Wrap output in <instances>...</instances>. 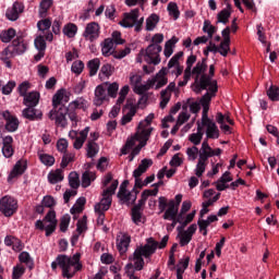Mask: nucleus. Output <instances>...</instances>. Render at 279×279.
Listing matches in <instances>:
<instances>
[{
  "instance_id": "4",
  "label": "nucleus",
  "mask_w": 279,
  "mask_h": 279,
  "mask_svg": "<svg viewBox=\"0 0 279 279\" xmlns=\"http://www.w3.org/2000/svg\"><path fill=\"white\" fill-rule=\"evenodd\" d=\"M213 77H215V64L209 65V74L205 73L201 76L198 84H196V93L209 90V93L215 95L219 90V87L217 86V81L213 80Z\"/></svg>"
},
{
  "instance_id": "31",
  "label": "nucleus",
  "mask_w": 279,
  "mask_h": 279,
  "mask_svg": "<svg viewBox=\"0 0 279 279\" xmlns=\"http://www.w3.org/2000/svg\"><path fill=\"white\" fill-rule=\"evenodd\" d=\"M132 242V238L129 234H123L120 242L118 243V250L121 254H125L128 252V247H130V243Z\"/></svg>"
},
{
  "instance_id": "30",
  "label": "nucleus",
  "mask_w": 279,
  "mask_h": 279,
  "mask_svg": "<svg viewBox=\"0 0 279 279\" xmlns=\"http://www.w3.org/2000/svg\"><path fill=\"white\" fill-rule=\"evenodd\" d=\"M204 128L202 124L197 123V133H193L190 135L189 141L193 143V145H199L202 143V138H204Z\"/></svg>"
},
{
  "instance_id": "12",
  "label": "nucleus",
  "mask_w": 279,
  "mask_h": 279,
  "mask_svg": "<svg viewBox=\"0 0 279 279\" xmlns=\"http://www.w3.org/2000/svg\"><path fill=\"white\" fill-rule=\"evenodd\" d=\"M8 47L11 48L13 56H23V53L27 51V44H25L23 36H19L12 41V45Z\"/></svg>"
},
{
  "instance_id": "62",
  "label": "nucleus",
  "mask_w": 279,
  "mask_h": 279,
  "mask_svg": "<svg viewBox=\"0 0 279 279\" xmlns=\"http://www.w3.org/2000/svg\"><path fill=\"white\" fill-rule=\"evenodd\" d=\"M10 58H14V53L12 52V48L7 47L1 53L0 60L8 62Z\"/></svg>"
},
{
  "instance_id": "64",
  "label": "nucleus",
  "mask_w": 279,
  "mask_h": 279,
  "mask_svg": "<svg viewBox=\"0 0 279 279\" xmlns=\"http://www.w3.org/2000/svg\"><path fill=\"white\" fill-rule=\"evenodd\" d=\"M25 274V268L17 266L13 268L12 279H20Z\"/></svg>"
},
{
  "instance_id": "45",
  "label": "nucleus",
  "mask_w": 279,
  "mask_h": 279,
  "mask_svg": "<svg viewBox=\"0 0 279 279\" xmlns=\"http://www.w3.org/2000/svg\"><path fill=\"white\" fill-rule=\"evenodd\" d=\"M267 96L270 101H279V87L271 85L267 90Z\"/></svg>"
},
{
  "instance_id": "32",
  "label": "nucleus",
  "mask_w": 279,
  "mask_h": 279,
  "mask_svg": "<svg viewBox=\"0 0 279 279\" xmlns=\"http://www.w3.org/2000/svg\"><path fill=\"white\" fill-rule=\"evenodd\" d=\"M159 21L160 16H158L156 13H153L148 19H146V32H154Z\"/></svg>"
},
{
  "instance_id": "26",
  "label": "nucleus",
  "mask_w": 279,
  "mask_h": 279,
  "mask_svg": "<svg viewBox=\"0 0 279 279\" xmlns=\"http://www.w3.org/2000/svg\"><path fill=\"white\" fill-rule=\"evenodd\" d=\"M140 131H137L135 133V137L137 140L138 143H145V145H147V142L149 141V136H151V132H154V128H149V129H138Z\"/></svg>"
},
{
  "instance_id": "54",
  "label": "nucleus",
  "mask_w": 279,
  "mask_h": 279,
  "mask_svg": "<svg viewBox=\"0 0 279 279\" xmlns=\"http://www.w3.org/2000/svg\"><path fill=\"white\" fill-rule=\"evenodd\" d=\"M197 62V56L195 54H191L190 57H187V60H186V68L184 70L185 73H192V70H193V65Z\"/></svg>"
},
{
  "instance_id": "52",
  "label": "nucleus",
  "mask_w": 279,
  "mask_h": 279,
  "mask_svg": "<svg viewBox=\"0 0 279 279\" xmlns=\"http://www.w3.org/2000/svg\"><path fill=\"white\" fill-rule=\"evenodd\" d=\"M32 88V84L27 81H24L21 83L17 87V93L20 97H25L27 95V90Z\"/></svg>"
},
{
  "instance_id": "60",
  "label": "nucleus",
  "mask_w": 279,
  "mask_h": 279,
  "mask_svg": "<svg viewBox=\"0 0 279 279\" xmlns=\"http://www.w3.org/2000/svg\"><path fill=\"white\" fill-rule=\"evenodd\" d=\"M118 186H119V181H117V180L113 181V182L111 183L110 187H108V189H106V190L102 191V195H105V196H106V195H109V196L114 195V193H116Z\"/></svg>"
},
{
  "instance_id": "2",
  "label": "nucleus",
  "mask_w": 279,
  "mask_h": 279,
  "mask_svg": "<svg viewBox=\"0 0 279 279\" xmlns=\"http://www.w3.org/2000/svg\"><path fill=\"white\" fill-rule=\"evenodd\" d=\"M158 250V242L154 240V238H148L146 240V244L140 245L135 248L133 253V260L134 264L129 263L125 266V270L135 269V271H143V267H145V259L144 258H151L156 251ZM144 257V258H143Z\"/></svg>"
},
{
  "instance_id": "18",
  "label": "nucleus",
  "mask_w": 279,
  "mask_h": 279,
  "mask_svg": "<svg viewBox=\"0 0 279 279\" xmlns=\"http://www.w3.org/2000/svg\"><path fill=\"white\" fill-rule=\"evenodd\" d=\"M222 37L225 38L220 44V56L226 58L230 51V26H227L222 32Z\"/></svg>"
},
{
  "instance_id": "42",
  "label": "nucleus",
  "mask_w": 279,
  "mask_h": 279,
  "mask_svg": "<svg viewBox=\"0 0 279 279\" xmlns=\"http://www.w3.org/2000/svg\"><path fill=\"white\" fill-rule=\"evenodd\" d=\"M169 15L173 17L174 21L180 19V9L178 8V3L169 2L167 8Z\"/></svg>"
},
{
  "instance_id": "41",
  "label": "nucleus",
  "mask_w": 279,
  "mask_h": 279,
  "mask_svg": "<svg viewBox=\"0 0 279 279\" xmlns=\"http://www.w3.org/2000/svg\"><path fill=\"white\" fill-rule=\"evenodd\" d=\"M136 141H138L136 138V135L129 137L126 140V143L124 144V146L121 148V154L123 156H128V153L130 151V149H132V147H134V145H136Z\"/></svg>"
},
{
  "instance_id": "21",
  "label": "nucleus",
  "mask_w": 279,
  "mask_h": 279,
  "mask_svg": "<svg viewBox=\"0 0 279 279\" xmlns=\"http://www.w3.org/2000/svg\"><path fill=\"white\" fill-rule=\"evenodd\" d=\"M27 171V161H21L19 160L15 166L13 167V170L9 174V180H14V178H19V175H23Z\"/></svg>"
},
{
  "instance_id": "48",
  "label": "nucleus",
  "mask_w": 279,
  "mask_h": 279,
  "mask_svg": "<svg viewBox=\"0 0 279 279\" xmlns=\"http://www.w3.org/2000/svg\"><path fill=\"white\" fill-rule=\"evenodd\" d=\"M69 184L71 189H80V174L77 172H71L69 174Z\"/></svg>"
},
{
  "instance_id": "38",
  "label": "nucleus",
  "mask_w": 279,
  "mask_h": 279,
  "mask_svg": "<svg viewBox=\"0 0 279 279\" xmlns=\"http://www.w3.org/2000/svg\"><path fill=\"white\" fill-rule=\"evenodd\" d=\"M131 218L135 226H141V221L143 219V209H138V207H133L131 209Z\"/></svg>"
},
{
  "instance_id": "35",
  "label": "nucleus",
  "mask_w": 279,
  "mask_h": 279,
  "mask_svg": "<svg viewBox=\"0 0 279 279\" xmlns=\"http://www.w3.org/2000/svg\"><path fill=\"white\" fill-rule=\"evenodd\" d=\"M113 47H114V41L112 39L110 38L105 39L101 48L102 56H105L106 58H108V56H112Z\"/></svg>"
},
{
  "instance_id": "6",
  "label": "nucleus",
  "mask_w": 279,
  "mask_h": 279,
  "mask_svg": "<svg viewBox=\"0 0 279 279\" xmlns=\"http://www.w3.org/2000/svg\"><path fill=\"white\" fill-rule=\"evenodd\" d=\"M0 121H5L4 130L10 133L16 132L19 130V125H21L19 118L11 114L8 110L0 111Z\"/></svg>"
},
{
  "instance_id": "3",
  "label": "nucleus",
  "mask_w": 279,
  "mask_h": 279,
  "mask_svg": "<svg viewBox=\"0 0 279 279\" xmlns=\"http://www.w3.org/2000/svg\"><path fill=\"white\" fill-rule=\"evenodd\" d=\"M80 258H82V254L80 253L74 254L72 257H69V255H58L56 260L51 263V269L56 271L59 266L62 269V276L71 279L77 271H82Z\"/></svg>"
},
{
  "instance_id": "44",
  "label": "nucleus",
  "mask_w": 279,
  "mask_h": 279,
  "mask_svg": "<svg viewBox=\"0 0 279 279\" xmlns=\"http://www.w3.org/2000/svg\"><path fill=\"white\" fill-rule=\"evenodd\" d=\"M203 32L204 34L208 35V38H213V35L217 33V27L213 26L209 20L204 21V26H203Z\"/></svg>"
},
{
  "instance_id": "16",
  "label": "nucleus",
  "mask_w": 279,
  "mask_h": 279,
  "mask_svg": "<svg viewBox=\"0 0 279 279\" xmlns=\"http://www.w3.org/2000/svg\"><path fill=\"white\" fill-rule=\"evenodd\" d=\"M14 138L12 135H7L2 138V154L4 158H12L14 156Z\"/></svg>"
},
{
  "instance_id": "50",
  "label": "nucleus",
  "mask_w": 279,
  "mask_h": 279,
  "mask_svg": "<svg viewBox=\"0 0 279 279\" xmlns=\"http://www.w3.org/2000/svg\"><path fill=\"white\" fill-rule=\"evenodd\" d=\"M112 73H114V66H112V64L107 63L101 66L99 77H101V75H104L105 77H110Z\"/></svg>"
},
{
  "instance_id": "39",
  "label": "nucleus",
  "mask_w": 279,
  "mask_h": 279,
  "mask_svg": "<svg viewBox=\"0 0 279 279\" xmlns=\"http://www.w3.org/2000/svg\"><path fill=\"white\" fill-rule=\"evenodd\" d=\"M95 173L85 171L82 175V186L83 189H88L92 182H95Z\"/></svg>"
},
{
  "instance_id": "19",
  "label": "nucleus",
  "mask_w": 279,
  "mask_h": 279,
  "mask_svg": "<svg viewBox=\"0 0 279 279\" xmlns=\"http://www.w3.org/2000/svg\"><path fill=\"white\" fill-rule=\"evenodd\" d=\"M23 10H25L23 3L14 2L13 7L7 10V19H9V21H17L20 14H23Z\"/></svg>"
},
{
  "instance_id": "7",
  "label": "nucleus",
  "mask_w": 279,
  "mask_h": 279,
  "mask_svg": "<svg viewBox=\"0 0 279 279\" xmlns=\"http://www.w3.org/2000/svg\"><path fill=\"white\" fill-rule=\"evenodd\" d=\"M100 29L101 28L97 22L88 23L85 27L83 36L86 38V40H89V43H95V40L99 38V34H101Z\"/></svg>"
},
{
  "instance_id": "43",
  "label": "nucleus",
  "mask_w": 279,
  "mask_h": 279,
  "mask_svg": "<svg viewBox=\"0 0 279 279\" xmlns=\"http://www.w3.org/2000/svg\"><path fill=\"white\" fill-rule=\"evenodd\" d=\"M14 36H16V31L14 28H9L8 31L0 33V39L2 43H10Z\"/></svg>"
},
{
  "instance_id": "55",
  "label": "nucleus",
  "mask_w": 279,
  "mask_h": 279,
  "mask_svg": "<svg viewBox=\"0 0 279 279\" xmlns=\"http://www.w3.org/2000/svg\"><path fill=\"white\" fill-rule=\"evenodd\" d=\"M70 223H71V216L69 214L62 216L61 222H60V230L62 232H66V230H69Z\"/></svg>"
},
{
  "instance_id": "40",
  "label": "nucleus",
  "mask_w": 279,
  "mask_h": 279,
  "mask_svg": "<svg viewBox=\"0 0 279 279\" xmlns=\"http://www.w3.org/2000/svg\"><path fill=\"white\" fill-rule=\"evenodd\" d=\"M63 34L68 38H75V34H77V25L73 23H69L63 27Z\"/></svg>"
},
{
  "instance_id": "34",
  "label": "nucleus",
  "mask_w": 279,
  "mask_h": 279,
  "mask_svg": "<svg viewBox=\"0 0 279 279\" xmlns=\"http://www.w3.org/2000/svg\"><path fill=\"white\" fill-rule=\"evenodd\" d=\"M84 206H86V197H80L76 199L75 205L70 209L72 215H80L84 210Z\"/></svg>"
},
{
  "instance_id": "37",
  "label": "nucleus",
  "mask_w": 279,
  "mask_h": 279,
  "mask_svg": "<svg viewBox=\"0 0 279 279\" xmlns=\"http://www.w3.org/2000/svg\"><path fill=\"white\" fill-rule=\"evenodd\" d=\"M230 16H232V11H229L228 9H223L217 15V23H222L223 25H228V22L230 21Z\"/></svg>"
},
{
  "instance_id": "1",
  "label": "nucleus",
  "mask_w": 279,
  "mask_h": 279,
  "mask_svg": "<svg viewBox=\"0 0 279 279\" xmlns=\"http://www.w3.org/2000/svg\"><path fill=\"white\" fill-rule=\"evenodd\" d=\"M62 101H69V97H64V92L58 90L52 97V110L48 113L50 121H56V125L66 128V114L69 119L77 123V112L75 110H83L86 108V100L83 98L76 99L69 104V107L62 105ZM61 106L59 109L58 107Z\"/></svg>"
},
{
  "instance_id": "47",
  "label": "nucleus",
  "mask_w": 279,
  "mask_h": 279,
  "mask_svg": "<svg viewBox=\"0 0 279 279\" xmlns=\"http://www.w3.org/2000/svg\"><path fill=\"white\" fill-rule=\"evenodd\" d=\"M132 49L130 47H125L123 50H112L111 56L116 58V60H123L125 56H130Z\"/></svg>"
},
{
  "instance_id": "27",
  "label": "nucleus",
  "mask_w": 279,
  "mask_h": 279,
  "mask_svg": "<svg viewBox=\"0 0 279 279\" xmlns=\"http://www.w3.org/2000/svg\"><path fill=\"white\" fill-rule=\"evenodd\" d=\"M110 206H112V196L102 195V199L95 205L94 210H102V213H106V210H110Z\"/></svg>"
},
{
  "instance_id": "56",
  "label": "nucleus",
  "mask_w": 279,
  "mask_h": 279,
  "mask_svg": "<svg viewBox=\"0 0 279 279\" xmlns=\"http://www.w3.org/2000/svg\"><path fill=\"white\" fill-rule=\"evenodd\" d=\"M155 116L154 113H149L144 121H141L138 123L137 130H143V128H148V125H151V122L154 121Z\"/></svg>"
},
{
  "instance_id": "57",
  "label": "nucleus",
  "mask_w": 279,
  "mask_h": 279,
  "mask_svg": "<svg viewBox=\"0 0 279 279\" xmlns=\"http://www.w3.org/2000/svg\"><path fill=\"white\" fill-rule=\"evenodd\" d=\"M41 221L44 223H58V220L56 219V210H49Z\"/></svg>"
},
{
  "instance_id": "61",
  "label": "nucleus",
  "mask_w": 279,
  "mask_h": 279,
  "mask_svg": "<svg viewBox=\"0 0 279 279\" xmlns=\"http://www.w3.org/2000/svg\"><path fill=\"white\" fill-rule=\"evenodd\" d=\"M191 241H193V236L190 235L189 233H185V231H183L181 233V238H180L181 247H184L185 245H189L191 243Z\"/></svg>"
},
{
  "instance_id": "24",
  "label": "nucleus",
  "mask_w": 279,
  "mask_h": 279,
  "mask_svg": "<svg viewBox=\"0 0 279 279\" xmlns=\"http://www.w3.org/2000/svg\"><path fill=\"white\" fill-rule=\"evenodd\" d=\"M129 185H130L129 180H124L120 185V189H119V192H118V197L122 202H130V199L132 198V192L128 193V186Z\"/></svg>"
},
{
  "instance_id": "8",
  "label": "nucleus",
  "mask_w": 279,
  "mask_h": 279,
  "mask_svg": "<svg viewBox=\"0 0 279 279\" xmlns=\"http://www.w3.org/2000/svg\"><path fill=\"white\" fill-rule=\"evenodd\" d=\"M160 51H162V46L150 44L145 50V56H147L151 64H160Z\"/></svg>"
},
{
  "instance_id": "58",
  "label": "nucleus",
  "mask_w": 279,
  "mask_h": 279,
  "mask_svg": "<svg viewBox=\"0 0 279 279\" xmlns=\"http://www.w3.org/2000/svg\"><path fill=\"white\" fill-rule=\"evenodd\" d=\"M41 204L45 208H53V206H56V198L51 195H47L43 198Z\"/></svg>"
},
{
  "instance_id": "33",
  "label": "nucleus",
  "mask_w": 279,
  "mask_h": 279,
  "mask_svg": "<svg viewBox=\"0 0 279 279\" xmlns=\"http://www.w3.org/2000/svg\"><path fill=\"white\" fill-rule=\"evenodd\" d=\"M100 64H101V61L97 58L88 61L87 69L89 70L90 77H95V75H97V71H99Z\"/></svg>"
},
{
  "instance_id": "14",
  "label": "nucleus",
  "mask_w": 279,
  "mask_h": 279,
  "mask_svg": "<svg viewBox=\"0 0 279 279\" xmlns=\"http://www.w3.org/2000/svg\"><path fill=\"white\" fill-rule=\"evenodd\" d=\"M138 9H133L130 13H124L123 20L119 23L121 27H134L138 21Z\"/></svg>"
},
{
  "instance_id": "9",
  "label": "nucleus",
  "mask_w": 279,
  "mask_h": 279,
  "mask_svg": "<svg viewBox=\"0 0 279 279\" xmlns=\"http://www.w3.org/2000/svg\"><path fill=\"white\" fill-rule=\"evenodd\" d=\"M88 132H90V128L86 126L84 130L80 132V136H77V132H70V137L75 138L73 143L74 149H82L84 147V143H86V138H88Z\"/></svg>"
},
{
  "instance_id": "29",
  "label": "nucleus",
  "mask_w": 279,
  "mask_h": 279,
  "mask_svg": "<svg viewBox=\"0 0 279 279\" xmlns=\"http://www.w3.org/2000/svg\"><path fill=\"white\" fill-rule=\"evenodd\" d=\"M53 5V1L51 0H43L39 4V19H47L49 14V10Z\"/></svg>"
},
{
  "instance_id": "13",
  "label": "nucleus",
  "mask_w": 279,
  "mask_h": 279,
  "mask_svg": "<svg viewBox=\"0 0 279 279\" xmlns=\"http://www.w3.org/2000/svg\"><path fill=\"white\" fill-rule=\"evenodd\" d=\"M138 9H133L130 13H124L123 20L119 23L121 27H134L138 21Z\"/></svg>"
},
{
  "instance_id": "51",
  "label": "nucleus",
  "mask_w": 279,
  "mask_h": 279,
  "mask_svg": "<svg viewBox=\"0 0 279 279\" xmlns=\"http://www.w3.org/2000/svg\"><path fill=\"white\" fill-rule=\"evenodd\" d=\"M45 35H39L36 39H35V47L37 50L39 51H46L47 49V41H45Z\"/></svg>"
},
{
  "instance_id": "23",
  "label": "nucleus",
  "mask_w": 279,
  "mask_h": 279,
  "mask_svg": "<svg viewBox=\"0 0 279 279\" xmlns=\"http://www.w3.org/2000/svg\"><path fill=\"white\" fill-rule=\"evenodd\" d=\"M206 71H208V64L196 63V65L192 69L191 75H195V84H199V80L202 75H206Z\"/></svg>"
},
{
  "instance_id": "15",
  "label": "nucleus",
  "mask_w": 279,
  "mask_h": 279,
  "mask_svg": "<svg viewBox=\"0 0 279 279\" xmlns=\"http://www.w3.org/2000/svg\"><path fill=\"white\" fill-rule=\"evenodd\" d=\"M201 128H206L207 138H219V126H217V123H215V121L207 120L205 122H202Z\"/></svg>"
},
{
  "instance_id": "11",
  "label": "nucleus",
  "mask_w": 279,
  "mask_h": 279,
  "mask_svg": "<svg viewBox=\"0 0 279 279\" xmlns=\"http://www.w3.org/2000/svg\"><path fill=\"white\" fill-rule=\"evenodd\" d=\"M123 110H129L126 114H124L121 119V125H128V123H132V119L136 116L138 111V107L134 105V102L128 100Z\"/></svg>"
},
{
  "instance_id": "59",
  "label": "nucleus",
  "mask_w": 279,
  "mask_h": 279,
  "mask_svg": "<svg viewBox=\"0 0 279 279\" xmlns=\"http://www.w3.org/2000/svg\"><path fill=\"white\" fill-rule=\"evenodd\" d=\"M206 167H208V163H204L202 161H197L196 169H195V175L197 178H202L206 171Z\"/></svg>"
},
{
  "instance_id": "53",
  "label": "nucleus",
  "mask_w": 279,
  "mask_h": 279,
  "mask_svg": "<svg viewBox=\"0 0 279 279\" xmlns=\"http://www.w3.org/2000/svg\"><path fill=\"white\" fill-rule=\"evenodd\" d=\"M14 88H16V82L9 81L8 84L3 85L1 88L2 95H12Z\"/></svg>"
},
{
  "instance_id": "25",
  "label": "nucleus",
  "mask_w": 279,
  "mask_h": 279,
  "mask_svg": "<svg viewBox=\"0 0 279 279\" xmlns=\"http://www.w3.org/2000/svg\"><path fill=\"white\" fill-rule=\"evenodd\" d=\"M37 156L41 165H45V167H53L56 165V157L52 155L38 150Z\"/></svg>"
},
{
  "instance_id": "36",
  "label": "nucleus",
  "mask_w": 279,
  "mask_h": 279,
  "mask_svg": "<svg viewBox=\"0 0 279 279\" xmlns=\"http://www.w3.org/2000/svg\"><path fill=\"white\" fill-rule=\"evenodd\" d=\"M99 154V144L94 141L87 142V158H95Z\"/></svg>"
},
{
  "instance_id": "28",
  "label": "nucleus",
  "mask_w": 279,
  "mask_h": 279,
  "mask_svg": "<svg viewBox=\"0 0 279 279\" xmlns=\"http://www.w3.org/2000/svg\"><path fill=\"white\" fill-rule=\"evenodd\" d=\"M62 180H64V171H62V169H57L48 173V182L50 184H58V182H62Z\"/></svg>"
},
{
  "instance_id": "49",
  "label": "nucleus",
  "mask_w": 279,
  "mask_h": 279,
  "mask_svg": "<svg viewBox=\"0 0 279 279\" xmlns=\"http://www.w3.org/2000/svg\"><path fill=\"white\" fill-rule=\"evenodd\" d=\"M72 73H75V75H82V72L84 71V61L77 60L72 63L71 66Z\"/></svg>"
},
{
  "instance_id": "46",
  "label": "nucleus",
  "mask_w": 279,
  "mask_h": 279,
  "mask_svg": "<svg viewBox=\"0 0 279 279\" xmlns=\"http://www.w3.org/2000/svg\"><path fill=\"white\" fill-rule=\"evenodd\" d=\"M19 258L20 263H24L29 269H34V260H32V256L27 252H22Z\"/></svg>"
},
{
  "instance_id": "20",
  "label": "nucleus",
  "mask_w": 279,
  "mask_h": 279,
  "mask_svg": "<svg viewBox=\"0 0 279 279\" xmlns=\"http://www.w3.org/2000/svg\"><path fill=\"white\" fill-rule=\"evenodd\" d=\"M35 228L37 230H45L46 231V236H51L56 232V228H58L57 222H49V225L45 223L43 220H37L35 222Z\"/></svg>"
},
{
  "instance_id": "5",
  "label": "nucleus",
  "mask_w": 279,
  "mask_h": 279,
  "mask_svg": "<svg viewBox=\"0 0 279 279\" xmlns=\"http://www.w3.org/2000/svg\"><path fill=\"white\" fill-rule=\"evenodd\" d=\"M16 210H19V201L14 197L7 195L0 199V213L4 217H13L16 215Z\"/></svg>"
},
{
  "instance_id": "17",
  "label": "nucleus",
  "mask_w": 279,
  "mask_h": 279,
  "mask_svg": "<svg viewBox=\"0 0 279 279\" xmlns=\"http://www.w3.org/2000/svg\"><path fill=\"white\" fill-rule=\"evenodd\" d=\"M22 116L28 121H43V111L34 107H27L23 109Z\"/></svg>"
},
{
  "instance_id": "10",
  "label": "nucleus",
  "mask_w": 279,
  "mask_h": 279,
  "mask_svg": "<svg viewBox=\"0 0 279 279\" xmlns=\"http://www.w3.org/2000/svg\"><path fill=\"white\" fill-rule=\"evenodd\" d=\"M37 29H39V32H41L46 38V40H48V43H52L53 41V33L49 32V29H51V19L49 17H43V20L37 22Z\"/></svg>"
},
{
  "instance_id": "63",
  "label": "nucleus",
  "mask_w": 279,
  "mask_h": 279,
  "mask_svg": "<svg viewBox=\"0 0 279 279\" xmlns=\"http://www.w3.org/2000/svg\"><path fill=\"white\" fill-rule=\"evenodd\" d=\"M109 97H112L113 99L117 97V93H119V84L118 83H111L107 89Z\"/></svg>"
},
{
  "instance_id": "22",
  "label": "nucleus",
  "mask_w": 279,
  "mask_h": 279,
  "mask_svg": "<svg viewBox=\"0 0 279 279\" xmlns=\"http://www.w3.org/2000/svg\"><path fill=\"white\" fill-rule=\"evenodd\" d=\"M40 101V94L38 92H31L24 96L23 104L26 107L36 108Z\"/></svg>"
}]
</instances>
